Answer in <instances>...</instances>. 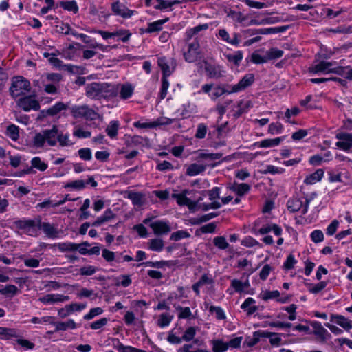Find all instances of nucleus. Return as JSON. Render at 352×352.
Returning a JSON list of instances; mask_svg holds the SVG:
<instances>
[{
  "label": "nucleus",
  "instance_id": "nucleus-29",
  "mask_svg": "<svg viewBox=\"0 0 352 352\" xmlns=\"http://www.w3.org/2000/svg\"><path fill=\"white\" fill-rule=\"evenodd\" d=\"M168 18H166L164 19H160L155 21L152 23H149L148 24L147 28L146 29V32L147 33H153L157 32L162 30L163 25L168 21Z\"/></svg>",
  "mask_w": 352,
  "mask_h": 352
},
{
  "label": "nucleus",
  "instance_id": "nucleus-18",
  "mask_svg": "<svg viewBox=\"0 0 352 352\" xmlns=\"http://www.w3.org/2000/svg\"><path fill=\"white\" fill-rule=\"evenodd\" d=\"M150 227L157 235L166 234L171 230V228L167 221H155L150 224Z\"/></svg>",
  "mask_w": 352,
  "mask_h": 352
},
{
  "label": "nucleus",
  "instance_id": "nucleus-32",
  "mask_svg": "<svg viewBox=\"0 0 352 352\" xmlns=\"http://www.w3.org/2000/svg\"><path fill=\"white\" fill-rule=\"evenodd\" d=\"M134 88L129 83L121 85L120 90V97L122 100H126L131 97L133 94Z\"/></svg>",
  "mask_w": 352,
  "mask_h": 352
},
{
  "label": "nucleus",
  "instance_id": "nucleus-54",
  "mask_svg": "<svg viewBox=\"0 0 352 352\" xmlns=\"http://www.w3.org/2000/svg\"><path fill=\"white\" fill-rule=\"evenodd\" d=\"M260 296L263 300L266 301L270 299L278 298L280 296V292L278 290L265 291Z\"/></svg>",
  "mask_w": 352,
  "mask_h": 352
},
{
  "label": "nucleus",
  "instance_id": "nucleus-64",
  "mask_svg": "<svg viewBox=\"0 0 352 352\" xmlns=\"http://www.w3.org/2000/svg\"><path fill=\"white\" fill-rule=\"evenodd\" d=\"M196 334V329L194 327H188L185 332L184 333V335L182 336V338L183 341L188 342L193 339Z\"/></svg>",
  "mask_w": 352,
  "mask_h": 352
},
{
  "label": "nucleus",
  "instance_id": "nucleus-30",
  "mask_svg": "<svg viewBox=\"0 0 352 352\" xmlns=\"http://www.w3.org/2000/svg\"><path fill=\"white\" fill-rule=\"evenodd\" d=\"M126 197L130 199L134 206H141L144 204V195L141 192L130 191Z\"/></svg>",
  "mask_w": 352,
  "mask_h": 352
},
{
  "label": "nucleus",
  "instance_id": "nucleus-43",
  "mask_svg": "<svg viewBox=\"0 0 352 352\" xmlns=\"http://www.w3.org/2000/svg\"><path fill=\"white\" fill-rule=\"evenodd\" d=\"M67 107V106L66 104H65L64 103H63L61 102H59L56 103L54 105H53L50 108H49L46 111V113L49 116H54L57 115L61 111L66 109Z\"/></svg>",
  "mask_w": 352,
  "mask_h": 352
},
{
  "label": "nucleus",
  "instance_id": "nucleus-12",
  "mask_svg": "<svg viewBox=\"0 0 352 352\" xmlns=\"http://www.w3.org/2000/svg\"><path fill=\"white\" fill-rule=\"evenodd\" d=\"M111 10L116 15L122 16L124 19L131 17L135 11L129 9L119 1H116L111 4Z\"/></svg>",
  "mask_w": 352,
  "mask_h": 352
},
{
  "label": "nucleus",
  "instance_id": "nucleus-60",
  "mask_svg": "<svg viewBox=\"0 0 352 352\" xmlns=\"http://www.w3.org/2000/svg\"><path fill=\"white\" fill-rule=\"evenodd\" d=\"M213 243L216 247L221 250H226L228 247V243L223 236H217L214 239Z\"/></svg>",
  "mask_w": 352,
  "mask_h": 352
},
{
  "label": "nucleus",
  "instance_id": "nucleus-21",
  "mask_svg": "<svg viewBox=\"0 0 352 352\" xmlns=\"http://www.w3.org/2000/svg\"><path fill=\"white\" fill-rule=\"evenodd\" d=\"M230 285L235 292L241 294L246 293V290L250 287V283L248 279L244 282L239 279H233L231 281Z\"/></svg>",
  "mask_w": 352,
  "mask_h": 352
},
{
  "label": "nucleus",
  "instance_id": "nucleus-38",
  "mask_svg": "<svg viewBox=\"0 0 352 352\" xmlns=\"http://www.w3.org/2000/svg\"><path fill=\"white\" fill-rule=\"evenodd\" d=\"M211 343L213 352H225L228 349L227 342H224L222 340H213Z\"/></svg>",
  "mask_w": 352,
  "mask_h": 352
},
{
  "label": "nucleus",
  "instance_id": "nucleus-15",
  "mask_svg": "<svg viewBox=\"0 0 352 352\" xmlns=\"http://www.w3.org/2000/svg\"><path fill=\"white\" fill-rule=\"evenodd\" d=\"M69 300V296L60 294H48L40 297L38 299L40 302L45 305L66 302Z\"/></svg>",
  "mask_w": 352,
  "mask_h": 352
},
{
  "label": "nucleus",
  "instance_id": "nucleus-31",
  "mask_svg": "<svg viewBox=\"0 0 352 352\" xmlns=\"http://www.w3.org/2000/svg\"><path fill=\"white\" fill-rule=\"evenodd\" d=\"M119 126L120 124L118 121L112 120L110 122L109 124L105 129L107 134L110 138L114 139L117 137Z\"/></svg>",
  "mask_w": 352,
  "mask_h": 352
},
{
  "label": "nucleus",
  "instance_id": "nucleus-27",
  "mask_svg": "<svg viewBox=\"0 0 352 352\" xmlns=\"http://www.w3.org/2000/svg\"><path fill=\"white\" fill-rule=\"evenodd\" d=\"M55 331H65L67 329H74L77 327L76 322L70 319L65 322H57L54 323Z\"/></svg>",
  "mask_w": 352,
  "mask_h": 352
},
{
  "label": "nucleus",
  "instance_id": "nucleus-48",
  "mask_svg": "<svg viewBox=\"0 0 352 352\" xmlns=\"http://www.w3.org/2000/svg\"><path fill=\"white\" fill-rule=\"evenodd\" d=\"M224 94H233V91H232V88L228 87V86H227V88H224V87H215L212 93V95H211L212 98L216 99Z\"/></svg>",
  "mask_w": 352,
  "mask_h": 352
},
{
  "label": "nucleus",
  "instance_id": "nucleus-17",
  "mask_svg": "<svg viewBox=\"0 0 352 352\" xmlns=\"http://www.w3.org/2000/svg\"><path fill=\"white\" fill-rule=\"evenodd\" d=\"M333 63L331 62L321 61L318 64L309 67V72L313 74H329L335 72L331 68Z\"/></svg>",
  "mask_w": 352,
  "mask_h": 352
},
{
  "label": "nucleus",
  "instance_id": "nucleus-28",
  "mask_svg": "<svg viewBox=\"0 0 352 352\" xmlns=\"http://www.w3.org/2000/svg\"><path fill=\"white\" fill-rule=\"evenodd\" d=\"M57 142L61 147L71 146L74 143L70 140V135L69 133H59L58 129L57 128Z\"/></svg>",
  "mask_w": 352,
  "mask_h": 352
},
{
  "label": "nucleus",
  "instance_id": "nucleus-41",
  "mask_svg": "<svg viewBox=\"0 0 352 352\" xmlns=\"http://www.w3.org/2000/svg\"><path fill=\"white\" fill-rule=\"evenodd\" d=\"M18 292L19 289L16 286L14 285H7L0 289V294L6 297H12L16 295Z\"/></svg>",
  "mask_w": 352,
  "mask_h": 352
},
{
  "label": "nucleus",
  "instance_id": "nucleus-25",
  "mask_svg": "<svg viewBox=\"0 0 352 352\" xmlns=\"http://www.w3.org/2000/svg\"><path fill=\"white\" fill-rule=\"evenodd\" d=\"M255 303V300L249 297L245 300L241 306V308L247 312L248 316L253 314L257 311L258 307L253 305Z\"/></svg>",
  "mask_w": 352,
  "mask_h": 352
},
{
  "label": "nucleus",
  "instance_id": "nucleus-36",
  "mask_svg": "<svg viewBox=\"0 0 352 352\" xmlns=\"http://www.w3.org/2000/svg\"><path fill=\"white\" fill-rule=\"evenodd\" d=\"M59 6L63 9L72 12L74 14L78 13L79 10L78 6L75 0L60 1Z\"/></svg>",
  "mask_w": 352,
  "mask_h": 352
},
{
  "label": "nucleus",
  "instance_id": "nucleus-47",
  "mask_svg": "<svg viewBox=\"0 0 352 352\" xmlns=\"http://www.w3.org/2000/svg\"><path fill=\"white\" fill-rule=\"evenodd\" d=\"M31 166L40 171H45L48 167L47 164L42 161L39 157H34L32 159Z\"/></svg>",
  "mask_w": 352,
  "mask_h": 352
},
{
  "label": "nucleus",
  "instance_id": "nucleus-62",
  "mask_svg": "<svg viewBox=\"0 0 352 352\" xmlns=\"http://www.w3.org/2000/svg\"><path fill=\"white\" fill-rule=\"evenodd\" d=\"M178 352H198V343L197 340L192 344H184L178 350Z\"/></svg>",
  "mask_w": 352,
  "mask_h": 352
},
{
  "label": "nucleus",
  "instance_id": "nucleus-20",
  "mask_svg": "<svg viewBox=\"0 0 352 352\" xmlns=\"http://www.w3.org/2000/svg\"><path fill=\"white\" fill-rule=\"evenodd\" d=\"M284 140V137H279L274 139H265L261 142H255L252 146L257 148H270L276 146Z\"/></svg>",
  "mask_w": 352,
  "mask_h": 352
},
{
  "label": "nucleus",
  "instance_id": "nucleus-19",
  "mask_svg": "<svg viewBox=\"0 0 352 352\" xmlns=\"http://www.w3.org/2000/svg\"><path fill=\"white\" fill-rule=\"evenodd\" d=\"M217 36L226 41V43L231 44L234 46H237L239 44V40L238 38V34L234 33L233 37H230L229 33L226 29H219Z\"/></svg>",
  "mask_w": 352,
  "mask_h": 352
},
{
  "label": "nucleus",
  "instance_id": "nucleus-22",
  "mask_svg": "<svg viewBox=\"0 0 352 352\" xmlns=\"http://www.w3.org/2000/svg\"><path fill=\"white\" fill-rule=\"evenodd\" d=\"M115 214L111 209L106 210L104 213L98 217L96 220L91 223L92 226L98 227L103 223L111 221V219L115 218Z\"/></svg>",
  "mask_w": 352,
  "mask_h": 352
},
{
  "label": "nucleus",
  "instance_id": "nucleus-52",
  "mask_svg": "<svg viewBox=\"0 0 352 352\" xmlns=\"http://www.w3.org/2000/svg\"><path fill=\"white\" fill-rule=\"evenodd\" d=\"M162 86L160 91V98L161 100L166 98L167 95V91L168 89L170 83L166 77H162Z\"/></svg>",
  "mask_w": 352,
  "mask_h": 352
},
{
  "label": "nucleus",
  "instance_id": "nucleus-53",
  "mask_svg": "<svg viewBox=\"0 0 352 352\" xmlns=\"http://www.w3.org/2000/svg\"><path fill=\"white\" fill-rule=\"evenodd\" d=\"M162 86L160 91V98L161 100L166 98L167 95V91L168 89L170 83L166 77H162Z\"/></svg>",
  "mask_w": 352,
  "mask_h": 352
},
{
  "label": "nucleus",
  "instance_id": "nucleus-44",
  "mask_svg": "<svg viewBox=\"0 0 352 352\" xmlns=\"http://www.w3.org/2000/svg\"><path fill=\"white\" fill-rule=\"evenodd\" d=\"M177 3H179V1H168L165 0H155L153 7L155 9L165 10Z\"/></svg>",
  "mask_w": 352,
  "mask_h": 352
},
{
  "label": "nucleus",
  "instance_id": "nucleus-24",
  "mask_svg": "<svg viewBox=\"0 0 352 352\" xmlns=\"http://www.w3.org/2000/svg\"><path fill=\"white\" fill-rule=\"evenodd\" d=\"M331 320L346 330H350L352 328V322L342 315H332Z\"/></svg>",
  "mask_w": 352,
  "mask_h": 352
},
{
  "label": "nucleus",
  "instance_id": "nucleus-63",
  "mask_svg": "<svg viewBox=\"0 0 352 352\" xmlns=\"http://www.w3.org/2000/svg\"><path fill=\"white\" fill-rule=\"evenodd\" d=\"M40 259H37L32 257H27L23 258L24 265L28 267L36 268L40 265Z\"/></svg>",
  "mask_w": 352,
  "mask_h": 352
},
{
  "label": "nucleus",
  "instance_id": "nucleus-34",
  "mask_svg": "<svg viewBox=\"0 0 352 352\" xmlns=\"http://www.w3.org/2000/svg\"><path fill=\"white\" fill-rule=\"evenodd\" d=\"M58 249L62 252H74L78 250L79 245L77 243L72 242L58 243L54 245Z\"/></svg>",
  "mask_w": 352,
  "mask_h": 352
},
{
  "label": "nucleus",
  "instance_id": "nucleus-40",
  "mask_svg": "<svg viewBox=\"0 0 352 352\" xmlns=\"http://www.w3.org/2000/svg\"><path fill=\"white\" fill-rule=\"evenodd\" d=\"M173 316L168 313H162L160 315L157 320V325L161 328H164L170 324Z\"/></svg>",
  "mask_w": 352,
  "mask_h": 352
},
{
  "label": "nucleus",
  "instance_id": "nucleus-3",
  "mask_svg": "<svg viewBox=\"0 0 352 352\" xmlns=\"http://www.w3.org/2000/svg\"><path fill=\"white\" fill-rule=\"evenodd\" d=\"M34 145L37 148L55 146L57 144V126L53 125L52 129L43 130L36 133L33 140Z\"/></svg>",
  "mask_w": 352,
  "mask_h": 352
},
{
  "label": "nucleus",
  "instance_id": "nucleus-46",
  "mask_svg": "<svg viewBox=\"0 0 352 352\" xmlns=\"http://www.w3.org/2000/svg\"><path fill=\"white\" fill-rule=\"evenodd\" d=\"M243 52L241 51H236L233 54H228L226 55V59L235 65H239L243 59Z\"/></svg>",
  "mask_w": 352,
  "mask_h": 352
},
{
  "label": "nucleus",
  "instance_id": "nucleus-58",
  "mask_svg": "<svg viewBox=\"0 0 352 352\" xmlns=\"http://www.w3.org/2000/svg\"><path fill=\"white\" fill-rule=\"evenodd\" d=\"M0 336H3L7 338L11 337H17V331L14 329L0 327Z\"/></svg>",
  "mask_w": 352,
  "mask_h": 352
},
{
  "label": "nucleus",
  "instance_id": "nucleus-10",
  "mask_svg": "<svg viewBox=\"0 0 352 352\" xmlns=\"http://www.w3.org/2000/svg\"><path fill=\"white\" fill-rule=\"evenodd\" d=\"M202 67H204L207 76L210 78L218 79L224 76L226 73L223 67L219 65H213L205 61Z\"/></svg>",
  "mask_w": 352,
  "mask_h": 352
},
{
  "label": "nucleus",
  "instance_id": "nucleus-2",
  "mask_svg": "<svg viewBox=\"0 0 352 352\" xmlns=\"http://www.w3.org/2000/svg\"><path fill=\"white\" fill-rule=\"evenodd\" d=\"M186 62L195 63L198 59V26L190 28L185 33V45L182 49Z\"/></svg>",
  "mask_w": 352,
  "mask_h": 352
},
{
  "label": "nucleus",
  "instance_id": "nucleus-6",
  "mask_svg": "<svg viewBox=\"0 0 352 352\" xmlns=\"http://www.w3.org/2000/svg\"><path fill=\"white\" fill-rule=\"evenodd\" d=\"M38 219H21L13 222V226L16 229L21 230L24 234L31 236H36L38 235Z\"/></svg>",
  "mask_w": 352,
  "mask_h": 352
},
{
  "label": "nucleus",
  "instance_id": "nucleus-23",
  "mask_svg": "<svg viewBox=\"0 0 352 352\" xmlns=\"http://www.w3.org/2000/svg\"><path fill=\"white\" fill-rule=\"evenodd\" d=\"M311 326L314 329V335L320 338L322 341L326 340L327 337L330 336L327 330L323 327L320 322H314Z\"/></svg>",
  "mask_w": 352,
  "mask_h": 352
},
{
  "label": "nucleus",
  "instance_id": "nucleus-5",
  "mask_svg": "<svg viewBox=\"0 0 352 352\" xmlns=\"http://www.w3.org/2000/svg\"><path fill=\"white\" fill-rule=\"evenodd\" d=\"M70 113L75 119L83 118L86 120H95L98 113L87 104H75L70 107Z\"/></svg>",
  "mask_w": 352,
  "mask_h": 352
},
{
  "label": "nucleus",
  "instance_id": "nucleus-11",
  "mask_svg": "<svg viewBox=\"0 0 352 352\" xmlns=\"http://www.w3.org/2000/svg\"><path fill=\"white\" fill-rule=\"evenodd\" d=\"M336 138L339 141L336 142V145L340 149L348 151L352 148V133H338L336 135Z\"/></svg>",
  "mask_w": 352,
  "mask_h": 352
},
{
  "label": "nucleus",
  "instance_id": "nucleus-50",
  "mask_svg": "<svg viewBox=\"0 0 352 352\" xmlns=\"http://www.w3.org/2000/svg\"><path fill=\"white\" fill-rule=\"evenodd\" d=\"M114 37L118 36L124 42H127L131 36V34L128 30L120 29L113 32Z\"/></svg>",
  "mask_w": 352,
  "mask_h": 352
},
{
  "label": "nucleus",
  "instance_id": "nucleus-39",
  "mask_svg": "<svg viewBox=\"0 0 352 352\" xmlns=\"http://www.w3.org/2000/svg\"><path fill=\"white\" fill-rule=\"evenodd\" d=\"M263 338H270V342L272 345L278 346L280 344L282 341L281 338L277 333L263 331Z\"/></svg>",
  "mask_w": 352,
  "mask_h": 352
},
{
  "label": "nucleus",
  "instance_id": "nucleus-33",
  "mask_svg": "<svg viewBox=\"0 0 352 352\" xmlns=\"http://www.w3.org/2000/svg\"><path fill=\"white\" fill-rule=\"evenodd\" d=\"M324 175V170L322 169H318L315 173L307 176L304 182L307 184H314L320 182Z\"/></svg>",
  "mask_w": 352,
  "mask_h": 352
},
{
  "label": "nucleus",
  "instance_id": "nucleus-26",
  "mask_svg": "<svg viewBox=\"0 0 352 352\" xmlns=\"http://www.w3.org/2000/svg\"><path fill=\"white\" fill-rule=\"evenodd\" d=\"M229 188L236 192L239 196H243L250 190V186L248 184L234 183L229 186Z\"/></svg>",
  "mask_w": 352,
  "mask_h": 352
},
{
  "label": "nucleus",
  "instance_id": "nucleus-4",
  "mask_svg": "<svg viewBox=\"0 0 352 352\" xmlns=\"http://www.w3.org/2000/svg\"><path fill=\"white\" fill-rule=\"evenodd\" d=\"M30 82L24 77L19 76L12 78L10 93L12 98H16L30 92Z\"/></svg>",
  "mask_w": 352,
  "mask_h": 352
},
{
  "label": "nucleus",
  "instance_id": "nucleus-51",
  "mask_svg": "<svg viewBox=\"0 0 352 352\" xmlns=\"http://www.w3.org/2000/svg\"><path fill=\"white\" fill-rule=\"evenodd\" d=\"M283 55V51L277 48H271L266 52L267 60H273L280 58Z\"/></svg>",
  "mask_w": 352,
  "mask_h": 352
},
{
  "label": "nucleus",
  "instance_id": "nucleus-57",
  "mask_svg": "<svg viewBox=\"0 0 352 352\" xmlns=\"http://www.w3.org/2000/svg\"><path fill=\"white\" fill-rule=\"evenodd\" d=\"M7 135L13 140H16L19 137V127L14 124H11L7 128Z\"/></svg>",
  "mask_w": 352,
  "mask_h": 352
},
{
  "label": "nucleus",
  "instance_id": "nucleus-37",
  "mask_svg": "<svg viewBox=\"0 0 352 352\" xmlns=\"http://www.w3.org/2000/svg\"><path fill=\"white\" fill-rule=\"evenodd\" d=\"M102 256L107 262H111L113 261H116L117 263L121 262V259H120L121 254L120 253L117 254V255H116L115 252L110 251L107 249H104L102 250Z\"/></svg>",
  "mask_w": 352,
  "mask_h": 352
},
{
  "label": "nucleus",
  "instance_id": "nucleus-16",
  "mask_svg": "<svg viewBox=\"0 0 352 352\" xmlns=\"http://www.w3.org/2000/svg\"><path fill=\"white\" fill-rule=\"evenodd\" d=\"M18 105L25 111H29L31 109L36 111L40 107L38 102L31 96H26L19 99Z\"/></svg>",
  "mask_w": 352,
  "mask_h": 352
},
{
  "label": "nucleus",
  "instance_id": "nucleus-61",
  "mask_svg": "<svg viewBox=\"0 0 352 352\" xmlns=\"http://www.w3.org/2000/svg\"><path fill=\"white\" fill-rule=\"evenodd\" d=\"M190 236V234L184 230H179L172 233L170 239L173 241H179L182 239L188 238Z\"/></svg>",
  "mask_w": 352,
  "mask_h": 352
},
{
  "label": "nucleus",
  "instance_id": "nucleus-8",
  "mask_svg": "<svg viewBox=\"0 0 352 352\" xmlns=\"http://www.w3.org/2000/svg\"><path fill=\"white\" fill-rule=\"evenodd\" d=\"M191 194L189 190H184L182 193L173 194L172 197L177 201L179 206H186L190 211H195L197 201L192 199Z\"/></svg>",
  "mask_w": 352,
  "mask_h": 352
},
{
  "label": "nucleus",
  "instance_id": "nucleus-1",
  "mask_svg": "<svg viewBox=\"0 0 352 352\" xmlns=\"http://www.w3.org/2000/svg\"><path fill=\"white\" fill-rule=\"evenodd\" d=\"M119 89L118 84L93 82L85 86V94L88 98L94 100H109L116 97Z\"/></svg>",
  "mask_w": 352,
  "mask_h": 352
},
{
  "label": "nucleus",
  "instance_id": "nucleus-7",
  "mask_svg": "<svg viewBox=\"0 0 352 352\" xmlns=\"http://www.w3.org/2000/svg\"><path fill=\"white\" fill-rule=\"evenodd\" d=\"M157 64L162 72V77L168 78L175 71L177 62L173 58L161 56L157 58Z\"/></svg>",
  "mask_w": 352,
  "mask_h": 352
},
{
  "label": "nucleus",
  "instance_id": "nucleus-56",
  "mask_svg": "<svg viewBox=\"0 0 352 352\" xmlns=\"http://www.w3.org/2000/svg\"><path fill=\"white\" fill-rule=\"evenodd\" d=\"M80 159L85 161H90L92 159L91 150L89 148H82L78 151Z\"/></svg>",
  "mask_w": 352,
  "mask_h": 352
},
{
  "label": "nucleus",
  "instance_id": "nucleus-42",
  "mask_svg": "<svg viewBox=\"0 0 352 352\" xmlns=\"http://www.w3.org/2000/svg\"><path fill=\"white\" fill-rule=\"evenodd\" d=\"M43 56L45 58H48L49 63L55 67L64 69L65 65L63 64V62L59 58H56V54L45 52Z\"/></svg>",
  "mask_w": 352,
  "mask_h": 352
},
{
  "label": "nucleus",
  "instance_id": "nucleus-35",
  "mask_svg": "<svg viewBox=\"0 0 352 352\" xmlns=\"http://www.w3.org/2000/svg\"><path fill=\"white\" fill-rule=\"evenodd\" d=\"M64 69L74 74H86L87 69L85 66L67 64L64 65Z\"/></svg>",
  "mask_w": 352,
  "mask_h": 352
},
{
  "label": "nucleus",
  "instance_id": "nucleus-14",
  "mask_svg": "<svg viewBox=\"0 0 352 352\" xmlns=\"http://www.w3.org/2000/svg\"><path fill=\"white\" fill-rule=\"evenodd\" d=\"M38 229L42 230L45 234L50 239H56L59 237V231L54 225L42 222L40 218H38Z\"/></svg>",
  "mask_w": 352,
  "mask_h": 352
},
{
  "label": "nucleus",
  "instance_id": "nucleus-9",
  "mask_svg": "<svg viewBox=\"0 0 352 352\" xmlns=\"http://www.w3.org/2000/svg\"><path fill=\"white\" fill-rule=\"evenodd\" d=\"M310 199H305V204L299 199H293L287 201L288 209L293 212L297 211H301L302 214H305L307 212Z\"/></svg>",
  "mask_w": 352,
  "mask_h": 352
},
{
  "label": "nucleus",
  "instance_id": "nucleus-55",
  "mask_svg": "<svg viewBox=\"0 0 352 352\" xmlns=\"http://www.w3.org/2000/svg\"><path fill=\"white\" fill-rule=\"evenodd\" d=\"M73 135L78 138H88L91 137V133L90 131H85L82 128L77 126L73 131Z\"/></svg>",
  "mask_w": 352,
  "mask_h": 352
},
{
  "label": "nucleus",
  "instance_id": "nucleus-49",
  "mask_svg": "<svg viewBox=\"0 0 352 352\" xmlns=\"http://www.w3.org/2000/svg\"><path fill=\"white\" fill-rule=\"evenodd\" d=\"M149 248L155 252H161L164 248V241L161 239H153L150 240Z\"/></svg>",
  "mask_w": 352,
  "mask_h": 352
},
{
  "label": "nucleus",
  "instance_id": "nucleus-59",
  "mask_svg": "<svg viewBox=\"0 0 352 352\" xmlns=\"http://www.w3.org/2000/svg\"><path fill=\"white\" fill-rule=\"evenodd\" d=\"M103 310L100 307H94L90 309L89 312L83 316V318L86 320L93 319L94 317L102 314Z\"/></svg>",
  "mask_w": 352,
  "mask_h": 352
},
{
  "label": "nucleus",
  "instance_id": "nucleus-45",
  "mask_svg": "<svg viewBox=\"0 0 352 352\" xmlns=\"http://www.w3.org/2000/svg\"><path fill=\"white\" fill-rule=\"evenodd\" d=\"M220 188L219 187H214L211 190L202 191L199 192V201L202 199L201 196H208L210 200L213 201L219 197Z\"/></svg>",
  "mask_w": 352,
  "mask_h": 352
},
{
  "label": "nucleus",
  "instance_id": "nucleus-13",
  "mask_svg": "<svg viewBox=\"0 0 352 352\" xmlns=\"http://www.w3.org/2000/svg\"><path fill=\"white\" fill-rule=\"evenodd\" d=\"M254 74H248L245 75L237 84L234 85H228V87L232 88V91H233V93H237L250 86L254 82Z\"/></svg>",
  "mask_w": 352,
  "mask_h": 352
}]
</instances>
